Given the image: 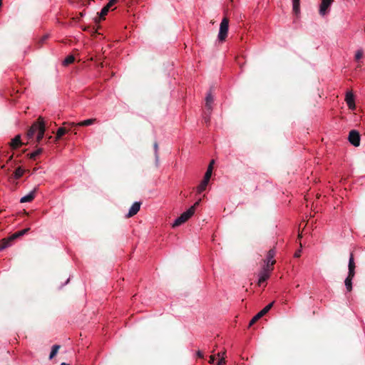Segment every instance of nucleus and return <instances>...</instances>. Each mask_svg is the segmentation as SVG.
I'll return each instance as SVG.
<instances>
[{
	"label": "nucleus",
	"instance_id": "1",
	"mask_svg": "<svg viewBox=\"0 0 365 365\" xmlns=\"http://www.w3.org/2000/svg\"><path fill=\"white\" fill-rule=\"evenodd\" d=\"M195 213L194 207H190L187 211L180 215L173 223V227H178L188 220Z\"/></svg>",
	"mask_w": 365,
	"mask_h": 365
},
{
	"label": "nucleus",
	"instance_id": "2",
	"mask_svg": "<svg viewBox=\"0 0 365 365\" xmlns=\"http://www.w3.org/2000/svg\"><path fill=\"white\" fill-rule=\"evenodd\" d=\"M228 29H229V20L227 18L225 17L222 19L220 25V29L218 33V40L220 41H224L228 34Z\"/></svg>",
	"mask_w": 365,
	"mask_h": 365
},
{
	"label": "nucleus",
	"instance_id": "3",
	"mask_svg": "<svg viewBox=\"0 0 365 365\" xmlns=\"http://www.w3.org/2000/svg\"><path fill=\"white\" fill-rule=\"evenodd\" d=\"M28 230H29V228L24 229L23 230H21L19 232L14 233L9 239H4L1 242V244L0 245V250H4V249L6 248L7 247H9L10 245L11 241H12L13 240H14L20 236L24 235V234H26L28 232Z\"/></svg>",
	"mask_w": 365,
	"mask_h": 365
},
{
	"label": "nucleus",
	"instance_id": "4",
	"mask_svg": "<svg viewBox=\"0 0 365 365\" xmlns=\"http://www.w3.org/2000/svg\"><path fill=\"white\" fill-rule=\"evenodd\" d=\"M274 302H272L267 304L264 309H262L259 312H258L250 321V326L254 324L257 320H259L261 317H262L264 314H266L270 309L272 307Z\"/></svg>",
	"mask_w": 365,
	"mask_h": 365
},
{
	"label": "nucleus",
	"instance_id": "5",
	"mask_svg": "<svg viewBox=\"0 0 365 365\" xmlns=\"http://www.w3.org/2000/svg\"><path fill=\"white\" fill-rule=\"evenodd\" d=\"M349 140L354 146L357 147L360 145V135L358 131L352 130L349 134Z\"/></svg>",
	"mask_w": 365,
	"mask_h": 365
},
{
	"label": "nucleus",
	"instance_id": "6",
	"mask_svg": "<svg viewBox=\"0 0 365 365\" xmlns=\"http://www.w3.org/2000/svg\"><path fill=\"white\" fill-rule=\"evenodd\" d=\"M332 0H322L320 6H319V14L321 16H325L328 11L329 8L331 4Z\"/></svg>",
	"mask_w": 365,
	"mask_h": 365
},
{
	"label": "nucleus",
	"instance_id": "7",
	"mask_svg": "<svg viewBox=\"0 0 365 365\" xmlns=\"http://www.w3.org/2000/svg\"><path fill=\"white\" fill-rule=\"evenodd\" d=\"M275 255V251L274 250H270L267 255L265 259V266L267 268H272L273 264L275 263V260L274 259V257Z\"/></svg>",
	"mask_w": 365,
	"mask_h": 365
},
{
	"label": "nucleus",
	"instance_id": "8",
	"mask_svg": "<svg viewBox=\"0 0 365 365\" xmlns=\"http://www.w3.org/2000/svg\"><path fill=\"white\" fill-rule=\"evenodd\" d=\"M272 268H267L263 267L262 270L259 274V280L258 283L259 284H262V282H265L269 277L270 272L272 271Z\"/></svg>",
	"mask_w": 365,
	"mask_h": 365
},
{
	"label": "nucleus",
	"instance_id": "9",
	"mask_svg": "<svg viewBox=\"0 0 365 365\" xmlns=\"http://www.w3.org/2000/svg\"><path fill=\"white\" fill-rule=\"evenodd\" d=\"M38 190V187H34L29 193L26 195L25 196L22 197L20 199L21 203H25V202H30L35 198L36 192Z\"/></svg>",
	"mask_w": 365,
	"mask_h": 365
},
{
	"label": "nucleus",
	"instance_id": "10",
	"mask_svg": "<svg viewBox=\"0 0 365 365\" xmlns=\"http://www.w3.org/2000/svg\"><path fill=\"white\" fill-rule=\"evenodd\" d=\"M345 101L349 109L353 110L356 108L354 96L351 91L346 93Z\"/></svg>",
	"mask_w": 365,
	"mask_h": 365
},
{
	"label": "nucleus",
	"instance_id": "11",
	"mask_svg": "<svg viewBox=\"0 0 365 365\" xmlns=\"http://www.w3.org/2000/svg\"><path fill=\"white\" fill-rule=\"evenodd\" d=\"M45 133V125L43 120L39 118V125L37 130V136H36V140L37 142H40L42 138H43Z\"/></svg>",
	"mask_w": 365,
	"mask_h": 365
},
{
	"label": "nucleus",
	"instance_id": "12",
	"mask_svg": "<svg viewBox=\"0 0 365 365\" xmlns=\"http://www.w3.org/2000/svg\"><path fill=\"white\" fill-rule=\"evenodd\" d=\"M96 121V118H91V119H87V120H83V121H81L78 123H63L64 125L66 124H68L71 126H74V125H79V126H88V125H91L92 124H93V123Z\"/></svg>",
	"mask_w": 365,
	"mask_h": 365
},
{
	"label": "nucleus",
	"instance_id": "13",
	"mask_svg": "<svg viewBox=\"0 0 365 365\" xmlns=\"http://www.w3.org/2000/svg\"><path fill=\"white\" fill-rule=\"evenodd\" d=\"M140 207V203L135 202H134L132 206L130 207L128 213L126 215L127 217H133V215H136L138 212L139 211Z\"/></svg>",
	"mask_w": 365,
	"mask_h": 365
},
{
	"label": "nucleus",
	"instance_id": "14",
	"mask_svg": "<svg viewBox=\"0 0 365 365\" xmlns=\"http://www.w3.org/2000/svg\"><path fill=\"white\" fill-rule=\"evenodd\" d=\"M349 275H355V263L354 260V256L352 254L350 255L349 260Z\"/></svg>",
	"mask_w": 365,
	"mask_h": 365
},
{
	"label": "nucleus",
	"instance_id": "15",
	"mask_svg": "<svg viewBox=\"0 0 365 365\" xmlns=\"http://www.w3.org/2000/svg\"><path fill=\"white\" fill-rule=\"evenodd\" d=\"M21 136L17 135L10 143V145L13 149H16L21 145Z\"/></svg>",
	"mask_w": 365,
	"mask_h": 365
},
{
	"label": "nucleus",
	"instance_id": "16",
	"mask_svg": "<svg viewBox=\"0 0 365 365\" xmlns=\"http://www.w3.org/2000/svg\"><path fill=\"white\" fill-rule=\"evenodd\" d=\"M38 125H39V120L37 123H36L31 125V128L29 130V131L27 133L28 138H32L33 136L34 135V134L36 133H37Z\"/></svg>",
	"mask_w": 365,
	"mask_h": 365
},
{
	"label": "nucleus",
	"instance_id": "17",
	"mask_svg": "<svg viewBox=\"0 0 365 365\" xmlns=\"http://www.w3.org/2000/svg\"><path fill=\"white\" fill-rule=\"evenodd\" d=\"M209 181H210V180H206V178H204L203 180L201 181L200 185L197 187V192L201 193L204 190H205V189L209 183Z\"/></svg>",
	"mask_w": 365,
	"mask_h": 365
},
{
	"label": "nucleus",
	"instance_id": "18",
	"mask_svg": "<svg viewBox=\"0 0 365 365\" xmlns=\"http://www.w3.org/2000/svg\"><path fill=\"white\" fill-rule=\"evenodd\" d=\"M354 277V276L348 274L347 277L345 279L344 284L348 292L352 290V279Z\"/></svg>",
	"mask_w": 365,
	"mask_h": 365
},
{
	"label": "nucleus",
	"instance_id": "19",
	"mask_svg": "<svg viewBox=\"0 0 365 365\" xmlns=\"http://www.w3.org/2000/svg\"><path fill=\"white\" fill-rule=\"evenodd\" d=\"M293 12L297 15L300 11V0H292Z\"/></svg>",
	"mask_w": 365,
	"mask_h": 365
},
{
	"label": "nucleus",
	"instance_id": "20",
	"mask_svg": "<svg viewBox=\"0 0 365 365\" xmlns=\"http://www.w3.org/2000/svg\"><path fill=\"white\" fill-rule=\"evenodd\" d=\"M205 101H206V107L209 110H210L211 107H212V103H213V101H214L213 97L211 93H207Z\"/></svg>",
	"mask_w": 365,
	"mask_h": 365
},
{
	"label": "nucleus",
	"instance_id": "21",
	"mask_svg": "<svg viewBox=\"0 0 365 365\" xmlns=\"http://www.w3.org/2000/svg\"><path fill=\"white\" fill-rule=\"evenodd\" d=\"M24 172H25V170L23 168H21V167H19L18 168L16 169V170L14 173V178L19 179L21 177L23 176Z\"/></svg>",
	"mask_w": 365,
	"mask_h": 365
},
{
	"label": "nucleus",
	"instance_id": "22",
	"mask_svg": "<svg viewBox=\"0 0 365 365\" xmlns=\"http://www.w3.org/2000/svg\"><path fill=\"white\" fill-rule=\"evenodd\" d=\"M60 349L59 345H53L51 349V351L50 353L49 359H52L58 353V349Z\"/></svg>",
	"mask_w": 365,
	"mask_h": 365
},
{
	"label": "nucleus",
	"instance_id": "23",
	"mask_svg": "<svg viewBox=\"0 0 365 365\" xmlns=\"http://www.w3.org/2000/svg\"><path fill=\"white\" fill-rule=\"evenodd\" d=\"M66 132L67 130L64 128H59L56 132V140H59Z\"/></svg>",
	"mask_w": 365,
	"mask_h": 365
},
{
	"label": "nucleus",
	"instance_id": "24",
	"mask_svg": "<svg viewBox=\"0 0 365 365\" xmlns=\"http://www.w3.org/2000/svg\"><path fill=\"white\" fill-rule=\"evenodd\" d=\"M74 60H75V58H74L73 56H71V55L68 56L65 58V60L63 62V64L64 66L69 65V64L72 63L74 61Z\"/></svg>",
	"mask_w": 365,
	"mask_h": 365
},
{
	"label": "nucleus",
	"instance_id": "25",
	"mask_svg": "<svg viewBox=\"0 0 365 365\" xmlns=\"http://www.w3.org/2000/svg\"><path fill=\"white\" fill-rule=\"evenodd\" d=\"M363 55H364V51L361 48L360 49H358L356 53H355V60L356 61H359L362 57H363Z\"/></svg>",
	"mask_w": 365,
	"mask_h": 365
},
{
	"label": "nucleus",
	"instance_id": "26",
	"mask_svg": "<svg viewBox=\"0 0 365 365\" xmlns=\"http://www.w3.org/2000/svg\"><path fill=\"white\" fill-rule=\"evenodd\" d=\"M212 168L211 166H208L204 178H206V180H210V177L212 175Z\"/></svg>",
	"mask_w": 365,
	"mask_h": 365
},
{
	"label": "nucleus",
	"instance_id": "27",
	"mask_svg": "<svg viewBox=\"0 0 365 365\" xmlns=\"http://www.w3.org/2000/svg\"><path fill=\"white\" fill-rule=\"evenodd\" d=\"M109 9H109V8H108L106 6H104V7L101 9V11L100 16H101V18H104V16L107 15V14H108V11H109Z\"/></svg>",
	"mask_w": 365,
	"mask_h": 365
},
{
	"label": "nucleus",
	"instance_id": "28",
	"mask_svg": "<svg viewBox=\"0 0 365 365\" xmlns=\"http://www.w3.org/2000/svg\"><path fill=\"white\" fill-rule=\"evenodd\" d=\"M41 153V149H38L35 152L30 154V158L34 159L37 155H38Z\"/></svg>",
	"mask_w": 365,
	"mask_h": 365
},
{
	"label": "nucleus",
	"instance_id": "29",
	"mask_svg": "<svg viewBox=\"0 0 365 365\" xmlns=\"http://www.w3.org/2000/svg\"><path fill=\"white\" fill-rule=\"evenodd\" d=\"M117 2H118V0H110L109 2L107 4L106 6L110 9L111 6H113L114 4H115Z\"/></svg>",
	"mask_w": 365,
	"mask_h": 365
},
{
	"label": "nucleus",
	"instance_id": "30",
	"mask_svg": "<svg viewBox=\"0 0 365 365\" xmlns=\"http://www.w3.org/2000/svg\"><path fill=\"white\" fill-rule=\"evenodd\" d=\"M217 365H225V358H221L218 363H217Z\"/></svg>",
	"mask_w": 365,
	"mask_h": 365
},
{
	"label": "nucleus",
	"instance_id": "31",
	"mask_svg": "<svg viewBox=\"0 0 365 365\" xmlns=\"http://www.w3.org/2000/svg\"><path fill=\"white\" fill-rule=\"evenodd\" d=\"M200 201L201 199H199L192 207H194V208L195 209V207L200 205Z\"/></svg>",
	"mask_w": 365,
	"mask_h": 365
},
{
	"label": "nucleus",
	"instance_id": "32",
	"mask_svg": "<svg viewBox=\"0 0 365 365\" xmlns=\"http://www.w3.org/2000/svg\"><path fill=\"white\" fill-rule=\"evenodd\" d=\"M154 148H155V155H157L158 149V145L157 143H154Z\"/></svg>",
	"mask_w": 365,
	"mask_h": 365
},
{
	"label": "nucleus",
	"instance_id": "33",
	"mask_svg": "<svg viewBox=\"0 0 365 365\" xmlns=\"http://www.w3.org/2000/svg\"><path fill=\"white\" fill-rule=\"evenodd\" d=\"M300 255H301V250H298V251H297V252H295V254H294V257H299L300 256Z\"/></svg>",
	"mask_w": 365,
	"mask_h": 365
},
{
	"label": "nucleus",
	"instance_id": "34",
	"mask_svg": "<svg viewBox=\"0 0 365 365\" xmlns=\"http://www.w3.org/2000/svg\"><path fill=\"white\" fill-rule=\"evenodd\" d=\"M215 361V357L213 356H210L209 363L212 364Z\"/></svg>",
	"mask_w": 365,
	"mask_h": 365
},
{
	"label": "nucleus",
	"instance_id": "35",
	"mask_svg": "<svg viewBox=\"0 0 365 365\" xmlns=\"http://www.w3.org/2000/svg\"><path fill=\"white\" fill-rule=\"evenodd\" d=\"M197 354L200 358L203 357V354L200 351H198Z\"/></svg>",
	"mask_w": 365,
	"mask_h": 365
},
{
	"label": "nucleus",
	"instance_id": "36",
	"mask_svg": "<svg viewBox=\"0 0 365 365\" xmlns=\"http://www.w3.org/2000/svg\"><path fill=\"white\" fill-rule=\"evenodd\" d=\"M213 163H214V160H212L209 165V166H211L212 168V165H213Z\"/></svg>",
	"mask_w": 365,
	"mask_h": 365
},
{
	"label": "nucleus",
	"instance_id": "37",
	"mask_svg": "<svg viewBox=\"0 0 365 365\" xmlns=\"http://www.w3.org/2000/svg\"><path fill=\"white\" fill-rule=\"evenodd\" d=\"M225 355V352L222 353V354H221L222 358H224Z\"/></svg>",
	"mask_w": 365,
	"mask_h": 365
},
{
	"label": "nucleus",
	"instance_id": "38",
	"mask_svg": "<svg viewBox=\"0 0 365 365\" xmlns=\"http://www.w3.org/2000/svg\"><path fill=\"white\" fill-rule=\"evenodd\" d=\"M60 365H70V364L63 362Z\"/></svg>",
	"mask_w": 365,
	"mask_h": 365
}]
</instances>
